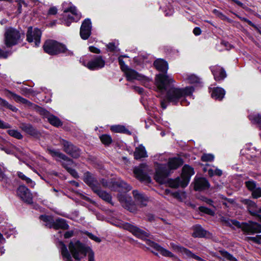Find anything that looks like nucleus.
<instances>
[{
    "label": "nucleus",
    "mask_w": 261,
    "mask_h": 261,
    "mask_svg": "<svg viewBox=\"0 0 261 261\" xmlns=\"http://www.w3.org/2000/svg\"><path fill=\"white\" fill-rule=\"evenodd\" d=\"M8 56V53L6 51H4L0 48V58L3 57L4 58H7Z\"/></svg>",
    "instance_id": "0e129e2a"
},
{
    "label": "nucleus",
    "mask_w": 261,
    "mask_h": 261,
    "mask_svg": "<svg viewBox=\"0 0 261 261\" xmlns=\"http://www.w3.org/2000/svg\"><path fill=\"white\" fill-rule=\"evenodd\" d=\"M41 36V31L37 29H33L32 27L28 28L27 34V39L29 42H34L36 46H38L40 43V38Z\"/></svg>",
    "instance_id": "4468645a"
},
{
    "label": "nucleus",
    "mask_w": 261,
    "mask_h": 261,
    "mask_svg": "<svg viewBox=\"0 0 261 261\" xmlns=\"http://www.w3.org/2000/svg\"><path fill=\"white\" fill-rule=\"evenodd\" d=\"M92 24L90 19H86L82 22L80 28V36L84 39H87L91 34Z\"/></svg>",
    "instance_id": "aec40b11"
},
{
    "label": "nucleus",
    "mask_w": 261,
    "mask_h": 261,
    "mask_svg": "<svg viewBox=\"0 0 261 261\" xmlns=\"http://www.w3.org/2000/svg\"><path fill=\"white\" fill-rule=\"evenodd\" d=\"M189 82L191 83H195L198 82V78L194 75H191L188 79Z\"/></svg>",
    "instance_id": "603ef678"
},
{
    "label": "nucleus",
    "mask_w": 261,
    "mask_h": 261,
    "mask_svg": "<svg viewBox=\"0 0 261 261\" xmlns=\"http://www.w3.org/2000/svg\"><path fill=\"white\" fill-rule=\"evenodd\" d=\"M213 12L221 19L223 20H227L228 21H229V19L227 17H226L225 15H224L218 10L214 9L213 10Z\"/></svg>",
    "instance_id": "c03bdc74"
},
{
    "label": "nucleus",
    "mask_w": 261,
    "mask_h": 261,
    "mask_svg": "<svg viewBox=\"0 0 261 261\" xmlns=\"http://www.w3.org/2000/svg\"><path fill=\"white\" fill-rule=\"evenodd\" d=\"M7 132L10 136L17 139H21L23 138L22 135L17 130L9 129L7 131Z\"/></svg>",
    "instance_id": "a19ab883"
},
{
    "label": "nucleus",
    "mask_w": 261,
    "mask_h": 261,
    "mask_svg": "<svg viewBox=\"0 0 261 261\" xmlns=\"http://www.w3.org/2000/svg\"><path fill=\"white\" fill-rule=\"evenodd\" d=\"M118 61L121 70L124 72L128 69V67L125 65L124 61L120 57L118 58Z\"/></svg>",
    "instance_id": "3c124183"
},
{
    "label": "nucleus",
    "mask_w": 261,
    "mask_h": 261,
    "mask_svg": "<svg viewBox=\"0 0 261 261\" xmlns=\"http://www.w3.org/2000/svg\"><path fill=\"white\" fill-rule=\"evenodd\" d=\"M220 252L224 259L228 261H237V258L228 252L225 251H221Z\"/></svg>",
    "instance_id": "ea45409f"
},
{
    "label": "nucleus",
    "mask_w": 261,
    "mask_h": 261,
    "mask_svg": "<svg viewBox=\"0 0 261 261\" xmlns=\"http://www.w3.org/2000/svg\"><path fill=\"white\" fill-rule=\"evenodd\" d=\"M245 185L248 190L251 192L256 188V183L253 180H249L245 182Z\"/></svg>",
    "instance_id": "79ce46f5"
},
{
    "label": "nucleus",
    "mask_w": 261,
    "mask_h": 261,
    "mask_svg": "<svg viewBox=\"0 0 261 261\" xmlns=\"http://www.w3.org/2000/svg\"><path fill=\"white\" fill-rule=\"evenodd\" d=\"M210 187L208 181L204 178H199L195 180L194 189L196 191H201L206 189Z\"/></svg>",
    "instance_id": "bb28decb"
},
{
    "label": "nucleus",
    "mask_w": 261,
    "mask_h": 261,
    "mask_svg": "<svg viewBox=\"0 0 261 261\" xmlns=\"http://www.w3.org/2000/svg\"><path fill=\"white\" fill-rule=\"evenodd\" d=\"M17 175L22 180L25 181L27 184H30L31 187H33L35 186V182H33L31 179L27 177L23 173L21 172H18Z\"/></svg>",
    "instance_id": "4c0bfd02"
},
{
    "label": "nucleus",
    "mask_w": 261,
    "mask_h": 261,
    "mask_svg": "<svg viewBox=\"0 0 261 261\" xmlns=\"http://www.w3.org/2000/svg\"><path fill=\"white\" fill-rule=\"evenodd\" d=\"M124 227L125 229L129 230L134 236H136L138 238L145 240L146 243L148 246L159 251L162 255L165 257L174 258L175 259L177 258V257L169 250L162 247L158 244L150 240L146 239V238L148 237L147 233L137 226H134L129 223H126L124 225Z\"/></svg>",
    "instance_id": "7ed1b4c3"
},
{
    "label": "nucleus",
    "mask_w": 261,
    "mask_h": 261,
    "mask_svg": "<svg viewBox=\"0 0 261 261\" xmlns=\"http://www.w3.org/2000/svg\"><path fill=\"white\" fill-rule=\"evenodd\" d=\"M43 49L45 53L50 55H56L61 53H65L70 56L73 55L72 52L68 50L64 45L53 40L46 41L43 45Z\"/></svg>",
    "instance_id": "423d86ee"
},
{
    "label": "nucleus",
    "mask_w": 261,
    "mask_h": 261,
    "mask_svg": "<svg viewBox=\"0 0 261 261\" xmlns=\"http://www.w3.org/2000/svg\"><path fill=\"white\" fill-rule=\"evenodd\" d=\"M48 151L53 157L57 158L56 160L61 162L62 166L67 171L68 169H70L73 166L74 163L72 160L60 151L53 149H48Z\"/></svg>",
    "instance_id": "9d476101"
},
{
    "label": "nucleus",
    "mask_w": 261,
    "mask_h": 261,
    "mask_svg": "<svg viewBox=\"0 0 261 261\" xmlns=\"http://www.w3.org/2000/svg\"><path fill=\"white\" fill-rule=\"evenodd\" d=\"M124 73L125 74L127 81H130L134 80H141L143 79H145L147 81H149V79H147L146 77L139 74L135 70L132 69L128 68L124 72Z\"/></svg>",
    "instance_id": "b1692460"
},
{
    "label": "nucleus",
    "mask_w": 261,
    "mask_h": 261,
    "mask_svg": "<svg viewBox=\"0 0 261 261\" xmlns=\"http://www.w3.org/2000/svg\"><path fill=\"white\" fill-rule=\"evenodd\" d=\"M199 211L202 213H205L211 216H214L215 215V212L214 211L207 208L205 206H200L199 207Z\"/></svg>",
    "instance_id": "a18cd8bd"
},
{
    "label": "nucleus",
    "mask_w": 261,
    "mask_h": 261,
    "mask_svg": "<svg viewBox=\"0 0 261 261\" xmlns=\"http://www.w3.org/2000/svg\"><path fill=\"white\" fill-rule=\"evenodd\" d=\"M248 118L253 123L257 124L261 129V114L250 115Z\"/></svg>",
    "instance_id": "c9c22d12"
},
{
    "label": "nucleus",
    "mask_w": 261,
    "mask_h": 261,
    "mask_svg": "<svg viewBox=\"0 0 261 261\" xmlns=\"http://www.w3.org/2000/svg\"><path fill=\"white\" fill-rule=\"evenodd\" d=\"M225 94V90L220 87L213 88L211 96L213 98L221 100Z\"/></svg>",
    "instance_id": "7c9ffc66"
},
{
    "label": "nucleus",
    "mask_w": 261,
    "mask_h": 261,
    "mask_svg": "<svg viewBox=\"0 0 261 261\" xmlns=\"http://www.w3.org/2000/svg\"><path fill=\"white\" fill-rule=\"evenodd\" d=\"M170 246L171 247V248L174 251H176V252H180L182 249L184 247L180 246V245H179L178 244H175L174 243H170Z\"/></svg>",
    "instance_id": "8fccbe9b"
},
{
    "label": "nucleus",
    "mask_w": 261,
    "mask_h": 261,
    "mask_svg": "<svg viewBox=\"0 0 261 261\" xmlns=\"http://www.w3.org/2000/svg\"><path fill=\"white\" fill-rule=\"evenodd\" d=\"M211 70L216 81H219L222 80L226 76L225 70L220 66H212Z\"/></svg>",
    "instance_id": "5701e85b"
},
{
    "label": "nucleus",
    "mask_w": 261,
    "mask_h": 261,
    "mask_svg": "<svg viewBox=\"0 0 261 261\" xmlns=\"http://www.w3.org/2000/svg\"><path fill=\"white\" fill-rule=\"evenodd\" d=\"M134 199L137 203L141 206H146L148 202V198L145 195L137 190L133 191Z\"/></svg>",
    "instance_id": "393cba45"
},
{
    "label": "nucleus",
    "mask_w": 261,
    "mask_h": 261,
    "mask_svg": "<svg viewBox=\"0 0 261 261\" xmlns=\"http://www.w3.org/2000/svg\"><path fill=\"white\" fill-rule=\"evenodd\" d=\"M22 37H24V35L18 30L12 27L7 28L4 34L5 44L7 47H11L20 42Z\"/></svg>",
    "instance_id": "0eeeda50"
},
{
    "label": "nucleus",
    "mask_w": 261,
    "mask_h": 261,
    "mask_svg": "<svg viewBox=\"0 0 261 261\" xmlns=\"http://www.w3.org/2000/svg\"><path fill=\"white\" fill-rule=\"evenodd\" d=\"M89 50L92 53L98 54L100 53V49L94 46H91L89 47Z\"/></svg>",
    "instance_id": "13d9d810"
},
{
    "label": "nucleus",
    "mask_w": 261,
    "mask_h": 261,
    "mask_svg": "<svg viewBox=\"0 0 261 261\" xmlns=\"http://www.w3.org/2000/svg\"><path fill=\"white\" fill-rule=\"evenodd\" d=\"M194 89L192 87H187L184 88L175 87L174 85L166 92L165 97H160V104L163 109H166L168 103L177 105L178 102L182 106H187L189 102L186 99V97L190 96Z\"/></svg>",
    "instance_id": "f257e3e1"
},
{
    "label": "nucleus",
    "mask_w": 261,
    "mask_h": 261,
    "mask_svg": "<svg viewBox=\"0 0 261 261\" xmlns=\"http://www.w3.org/2000/svg\"><path fill=\"white\" fill-rule=\"evenodd\" d=\"M73 235V231H67L64 234V238L66 239L70 238L72 237Z\"/></svg>",
    "instance_id": "69168bd1"
},
{
    "label": "nucleus",
    "mask_w": 261,
    "mask_h": 261,
    "mask_svg": "<svg viewBox=\"0 0 261 261\" xmlns=\"http://www.w3.org/2000/svg\"><path fill=\"white\" fill-rule=\"evenodd\" d=\"M206 231L199 225H196L193 228L192 236L194 237L203 238L206 236Z\"/></svg>",
    "instance_id": "72a5a7b5"
},
{
    "label": "nucleus",
    "mask_w": 261,
    "mask_h": 261,
    "mask_svg": "<svg viewBox=\"0 0 261 261\" xmlns=\"http://www.w3.org/2000/svg\"><path fill=\"white\" fill-rule=\"evenodd\" d=\"M19 127L23 131L32 136L37 137L39 135L37 130L30 124L21 123Z\"/></svg>",
    "instance_id": "a878e982"
},
{
    "label": "nucleus",
    "mask_w": 261,
    "mask_h": 261,
    "mask_svg": "<svg viewBox=\"0 0 261 261\" xmlns=\"http://www.w3.org/2000/svg\"><path fill=\"white\" fill-rule=\"evenodd\" d=\"M182 164L183 161L179 157L170 158L168 162V168L166 165H160L158 167L154 177L155 180L160 184H163L170 174V171L176 169Z\"/></svg>",
    "instance_id": "20e7f679"
},
{
    "label": "nucleus",
    "mask_w": 261,
    "mask_h": 261,
    "mask_svg": "<svg viewBox=\"0 0 261 261\" xmlns=\"http://www.w3.org/2000/svg\"><path fill=\"white\" fill-rule=\"evenodd\" d=\"M67 171L74 178H77L79 177L77 172L72 168L70 169H68Z\"/></svg>",
    "instance_id": "6e6d98bb"
},
{
    "label": "nucleus",
    "mask_w": 261,
    "mask_h": 261,
    "mask_svg": "<svg viewBox=\"0 0 261 261\" xmlns=\"http://www.w3.org/2000/svg\"><path fill=\"white\" fill-rule=\"evenodd\" d=\"M5 95L8 97H12L13 98L18 102H20L24 104H27L28 105H31L32 103L29 101L27 99L21 97L20 96L17 95L10 91L6 90L5 91Z\"/></svg>",
    "instance_id": "c756f323"
},
{
    "label": "nucleus",
    "mask_w": 261,
    "mask_h": 261,
    "mask_svg": "<svg viewBox=\"0 0 261 261\" xmlns=\"http://www.w3.org/2000/svg\"><path fill=\"white\" fill-rule=\"evenodd\" d=\"M114 180L111 179L110 181H108L107 180L102 179L100 180V182L104 187H108L112 190V181H114Z\"/></svg>",
    "instance_id": "de8ad7c7"
},
{
    "label": "nucleus",
    "mask_w": 261,
    "mask_h": 261,
    "mask_svg": "<svg viewBox=\"0 0 261 261\" xmlns=\"http://www.w3.org/2000/svg\"><path fill=\"white\" fill-rule=\"evenodd\" d=\"M39 218L46 222L45 225L49 228H54L55 229H68L69 228V225L67 224L66 220L63 219H58L54 220L51 217L45 215H41Z\"/></svg>",
    "instance_id": "1a4fd4ad"
},
{
    "label": "nucleus",
    "mask_w": 261,
    "mask_h": 261,
    "mask_svg": "<svg viewBox=\"0 0 261 261\" xmlns=\"http://www.w3.org/2000/svg\"><path fill=\"white\" fill-rule=\"evenodd\" d=\"M61 144L63 147V151L74 158H77L81 154V150L71 142L62 140Z\"/></svg>",
    "instance_id": "ddd939ff"
},
{
    "label": "nucleus",
    "mask_w": 261,
    "mask_h": 261,
    "mask_svg": "<svg viewBox=\"0 0 261 261\" xmlns=\"http://www.w3.org/2000/svg\"><path fill=\"white\" fill-rule=\"evenodd\" d=\"M100 139L102 143L105 145H109L112 142V138L110 136L108 135H102L100 137Z\"/></svg>",
    "instance_id": "37998d69"
},
{
    "label": "nucleus",
    "mask_w": 261,
    "mask_h": 261,
    "mask_svg": "<svg viewBox=\"0 0 261 261\" xmlns=\"http://www.w3.org/2000/svg\"><path fill=\"white\" fill-rule=\"evenodd\" d=\"M17 195L25 202L32 203L33 196L30 190L24 186H20L17 190Z\"/></svg>",
    "instance_id": "6ab92c4d"
},
{
    "label": "nucleus",
    "mask_w": 261,
    "mask_h": 261,
    "mask_svg": "<svg viewBox=\"0 0 261 261\" xmlns=\"http://www.w3.org/2000/svg\"><path fill=\"white\" fill-rule=\"evenodd\" d=\"M118 198L122 205L125 209L132 213L136 211V206L132 201V198L126 194H120L118 196Z\"/></svg>",
    "instance_id": "2eb2a0df"
},
{
    "label": "nucleus",
    "mask_w": 261,
    "mask_h": 261,
    "mask_svg": "<svg viewBox=\"0 0 261 261\" xmlns=\"http://www.w3.org/2000/svg\"><path fill=\"white\" fill-rule=\"evenodd\" d=\"M194 174V169L189 165H185L182 168L181 178L184 180L183 186H187L190 178Z\"/></svg>",
    "instance_id": "4be33fe9"
},
{
    "label": "nucleus",
    "mask_w": 261,
    "mask_h": 261,
    "mask_svg": "<svg viewBox=\"0 0 261 261\" xmlns=\"http://www.w3.org/2000/svg\"><path fill=\"white\" fill-rule=\"evenodd\" d=\"M88 253V261H94V254L93 251L91 250Z\"/></svg>",
    "instance_id": "bf43d9fd"
},
{
    "label": "nucleus",
    "mask_w": 261,
    "mask_h": 261,
    "mask_svg": "<svg viewBox=\"0 0 261 261\" xmlns=\"http://www.w3.org/2000/svg\"><path fill=\"white\" fill-rule=\"evenodd\" d=\"M0 105L12 110L13 112H16L18 110L16 107L9 104L8 102L1 97H0Z\"/></svg>",
    "instance_id": "58836bf2"
},
{
    "label": "nucleus",
    "mask_w": 261,
    "mask_h": 261,
    "mask_svg": "<svg viewBox=\"0 0 261 261\" xmlns=\"http://www.w3.org/2000/svg\"><path fill=\"white\" fill-rule=\"evenodd\" d=\"M250 239L255 243H261V234L257 235L255 237H251L250 238Z\"/></svg>",
    "instance_id": "5fc2aeb1"
},
{
    "label": "nucleus",
    "mask_w": 261,
    "mask_h": 261,
    "mask_svg": "<svg viewBox=\"0 0 261 261\" xmlns=\"http://www.w3.org/2000/svg\"><path fill=\"white\" fill-rule=\"evenodd\" d=\"M147 78L148 79V77H147ZM148 79L149 80V81H147V80H145V79L140 80V81H142L144 86L146 87H149V86H150L149 83H150L151 81V80L150 79L148 78Z\"/></svg>",
    "instance_id": "338daca9"
},
{
    "label": "nucleus",
    "mask_w": 261,
    "mask_h": 261,
    "mask_svg": "<svg viewBox=\"0 0 261 261\" xmlns=\"http://www.w3.org/2000/svg\"><path fill=\"white\" fill-rule=\"evenodd\" d=\"M214 159V156L212 154H203L201 158V159L203 162H210L212 161Z\"/></svg>",
    "instance_id": "49530a36"
},
{
    "label": "nucleus",
    "mask_w": 261,
    "mask_h": 261,
    "mask_svg": "<svg viewBox=\"0 0 261 261\" xmlns=\"http://www.w3.org/2000/svg\"><path fill=\"white\" fill-rule=\"evenodd\" d=\"M134 155L136 160L147 157V151L144 146L141 144L137 147L134 152Z\"/></svg>",
    "instance_id": "c85d7f7f"
},
{
    "label": "nucleus",
    "mask_w": 261,
    "mask_h": 261,
    "mask_svg": "<svg viewBox=\"0 0 261 261\" xmlns=\"http://www.w3.org/2000/svg\"><path fill=\"white\" fill-rule=\"evenodd\" d=\"M18 3V13H21V7H22V4L25 5V6H27V4L22 0H18L17 1Z\"/></svg>",
    "instance_id": "4d7b16f0"
},
{
    "label": "nucleus",
    "mask_w": 261,
    "mask_h": 261,
    "mask_svg": "<svg viewBox=\"0 0 261 261\" xmlns=\"http://www.w3.org/2000/svg\"><path fill=\"white\" fill-rule=\"evenodd\" d=\"M153 65L158 70L163 73H167L168 69V65L164 60L157 59L154 62Z\"/></svg>",
    "instance_id": "cd10ccee"
},
{
    "label": "nucleus",
    "mask_w": 261,
    "mask_h": 261,
    "mask_svg": "<svg viewBox=\"0 0 261 261\" xmlns=\"http://www.w3.org/2000/svg\"><path fill=\"white\" fill-rule=\"evenodd\" d=\"M193 32L195 35L198 36L201 33V31L199 28L196 27L194 29Z\"/></svg>",
    "instance_id": "e2e57ef3"
},
{
    "label": "nucleus",
    "mask_w": 261,
    "mask_h": 261,
    "mask_svg": "<svg viewBox=\"0 0 261 261\" xmlns=\"http://www.w3.org/2000/svg\"><path fill=\"white\" fill-rule=\"evenodd\" d=\"M63 12L65 13L64 23L67 26H69L72 21H77L81 18V14L77 11L75 7H70L64 10Z\"/></svg>",
    "instance_id": "9b49d317"
},
{
    "label": "nucleus",
    "mask_w": 261,
    "mask_h": 261,
    "mask_svg": "<svg viewBox=\"0 0 261 261\" xmlns=\"http://www.w3.org/2000/svg\"><path fill=\"white\" fill-rule=\"evenodd\" d=\"M183 181L184 180L182 178L180 177H177L175 179H170L168 180V184L170 187L173 188H177L179 186H181L182 188H185L186 186H183Z\"/></svg>",
    "instance_id": "473e14b6"
},
{
    "label": "nucleus",
    "mask_w": 261,
    "mask_h": 261,
    "mask_svg": "<svg viewBox=\"0 0 261 261\" xmlns=\"http://www.w3.org/2000/svg\"><path fill=\"white\" fill-rule=\"evenodd\" d=\"M48 121L53 125L59 127L62 125V123L61 120L56 116L51 115L47 114L46 116Z\"/></svg>",
    "instance_id": "f704fd0d"
},
{
    "label": "nucleus",
    "mask_w": 261,
    "mask_h": 261,
    "mask_svg": "<svg viewBox=\"0 0 261 261\" xmlns=\"http://www.w3.org/2000/svg\"><path fill=\"white\" fill-rule=\"evenodd\" d=\"M88 236H89V237L90 239H91L92 240H94L96 242H98L99 243V242H100V241H101V240L99 238H98L97 237L93 235L92 233H89L88 234Z\"/></svg>",
    "instance_id": "052dcab7"
},
{
    "label": "nucleus",
    "mask_w": 261,
    "mask_h": 261,
    "mask_svg": "<svg viewBox=\"0 0 261 261\" xmlns=\"http://www.w3.org/2000/svg\"><path fill=\"white\" fill-rule=\"evenodd\" d=\"M252 196L254 198H258L261 197V188H256L252 192Z\"/></svg>",
    "instance_id": "09e8293b"
},
{
    "label": "nucleus",
    "mask_w": 261,
    "mask_h": 261,
    "mask_svg": "<svg viewBox=\"0 0 261 261\" xmlns=\"http://www.w3.org/2000/svg\"><path fill=\"white\" fill-rule=\"evenodd\" d=\"M107 47H108V49L111 51H114L116 48V46H115L114 43H109L107 45Z\"/></svg>",
    "instance_id": "680f3d73"
},
{
    "label": "nucleus",
    "mask_w": 261,
    "mask_h": 261,
    "mask_svg": "<svg viewBox=\"0 0 261 261\" xmlns=\"http://www.w3.org/2000/svg\"><path fill=\"white\" fill-rule=\"evenodd\" d=\"M83 180L91 188L93 192L100 187V184L95 176L89 172L87 171L84 173Z\"/></svg>",
    "instance_id": "a211bd4d"
},
{
    "label": "nucleus",
    "mask_w": 261,
    "mask_h": 261,
    "mask_svg": "<svg viewBox=\"0 0 261 261\" xmlns=\"http://www.w3.org/2000/svg\"><path fill=\"white\" fill-rule=\"evenodd\" d=\"M223 221H225L228 225H233L238 227L241 228L242 230L247 234H254L261 232V225L253 222H250L249 223H240L236 220L228 219L226 220L224 218L222 219Z\"/></svg>",
    "instance_id": "6e6552de"
},
{
    "label": "nucleus",
    "mask_w": 261,
    "mask_h": 261,
    "mask_svg": "<svg viewBox=\"0 0 261 261\" xmlns=\"http://www.w3.org/2000/svg\"><path fill=\"white\" fill-rule=\"evenodd\" d=\"M203 201H204V202H205L207 204L210 205H213V201L210 199H208L207 198H203Z\"/></svg>",
    "instance_id": "774afa93"
},
{
    "label": "nucleus",
    "mask_w": 261,
    "mask_h": 261,
    "mask_svg": "<svg viewBox=\"0 0 261 261\" xmlns=\"http://www.w3.org/2000/svg\"><path fill=\"white\" fill-rule=\"evenodd\" d=\"M148 167L146 164H141L134 168V173L136 177L140 181L149 183L151 178L148 175Z\"/></svg>",
    "instance_id": "f8f14e48"
},
{
    "label": "nucleus",
    "mask_w": 261,
    "mask_h": 261,
    "mask_svg": "<svg viewBox=\"0 0 261 261\" xmlns=\"http://www.w3.org/2000/svg\"><path fill=\"white\" fill-rule=\"evenodd\" d=\"M173 78L167 73H162L156 75L154 84L156 91L159 93L158 97H162L165 92L172 87L175 83Z\"/></svg>",
    "instance_id": "39448f33"
},
{
    "label": "nucleus",
    "mask_w": 261,
    "mask_h": 261,
    "mask_svg": "<svg viewBox=\"0 0 261 261\" xmlns=\"http://www.w3.org/2000/svg\"><path fill=\"white\" fill-rule=\"evenodd\" d=\"M60 244L61 254L65 261H73L72 257L76 260L80 261L91 250L79 241L70 242L68 245L69 251L62 242H60Z\"/></svg>",
    "instance_id": "f03ea898"
},
{
    "label": "nucleus",
    "mask_w": 261,
    "mask_h": 261,
    "mask_svg": "<svg viewBox=\"0 0 261 261\" xmlns=\"http://www.w3.org/2000/svg\"><path fill=\"white\" fill-rule=\"evenodd\" d=\"M131 189L132 187L121 179H115L112 181V190L127 192Z\"/></svg>",
    "instance_id": "412c9836"
},
{
    "label": "nucleus",
    "mask_w": 261,
    "mask_h": 261,
    "mask_svg": "<svg viewBox=\"0 0 261 261\" xmlns=\"http://www.w3.org/2000/svg\"><path fill=\"white\" fill-rule=\"evenodd\" d=\"M58 11L57 8L56 7H51L48 11V15H55L57 14Z\"/></svg>",
    "instance_id": "864d4df0"
},
{
    "label": "nucleus",
    "mask_w": 261,
    "mask_h": 261,
    "mask_svg": "<svg viewBox=\"0 0 261 261\" xmlns=\"http://www.w3.org/2000/svg\"><path fill=\"white\" fill-rule=\"evenodd\" d=\"M242 202L246 205L249 213L252 216L258 217L261 222V208L258 207L254 201L249 199H244Z\"/></svg>",
    "instance_id": "dca6fc26"
},
{
    "label": "nucleus",
    "mask_w": 261,
    "mask_h": 261,
    "mask_svg": "<svg viewBox=\"0 0 261 261\" xmlns=\"http://www.w3.org/2000/svg\"><path fill=\"white\" fill-rule=\"evenodd\" d=\"M111 130L115 133H128V130L123 125H113L111 127Z\"/></svg>",
    "instance_id": "e433bc0d"
},
{
    "label": "nucleus",
    "mask_w": 261,
    "mask_h": 261,
    "mask_svg": "<svg viewBox=\"0 0 261 261\" xmlns=\"http://www.w3.org/2000/svg\"><path fill=\"white\" fill-rule=\"evenodd\" d=\"M94 192L97 194V195L103 200L112 204L111 196L105 191H101L100 190V187H99Z\"/></svg>",
    "instance_id": "2f4dec72"
},
{
    "label": "nucleus",
    "mask_w": 261,
    "mask_h": 261,
    "mask_svg": "<svg viewBox=\"0 0 261 261\" xmlns=\"http://www.w3.org/2000/svg\"><path fill=\"white\" fill-rule=\"evenodd\" d=\"M105 65V61L101 56H94L89 61L86 66L90 70H97L103 68Z\"/></svg>",
    "instance_id": "f3484780"
}]
</instances>
